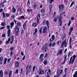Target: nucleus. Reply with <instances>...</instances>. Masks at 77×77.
I'll return each mask as SVG.
<instances>
[{"mask_svg":"<svg viewBox=\"0 0 77 77\" xmlns=\"http://www.w3.org/2000/svg\"><path fill=\"white\" fill-rule=\"evenodd\" d=\"M55 38V36H54V35H52L51 37V38L52 40H54V39Z\"/></svg>","mask_w":77,"mask_h":77,"instance_id":"29","label":"nucleus"},{"mask_svg":"<svg viewBox=\"0 0 77 77\" xmlns=\"http://www.w3.org/2000/svg\"><path fill=\"white\" fill-rule=\"evenodd\" d=\"M40 62H42L43 61V60H44V58H41L40 59Z\"/></svg>","mask_w":77,"mask_h":77,"instance_id":"51","label":"nucleus"},{"mask_svg":"<svg viewBox=\"0 0 77 77\" xmlns=\"http://www.w3.org/2000/svg\"><path fill=\"white\" fill-rule=\"evenodd\" d=\"M55 45H56V42H54L53 43H50V44L49 45V47H51V46L53 47H54V46H55Z\"/></svg>","mask_w":77,"mask_h":77,"instance_id":"6","label":"nucleus"},{"mask_svg":"<svg viewBox=\"0 0 77 77\" xmlns=\"http://www.w3.org/2000/svg\"><path fill=\"white\" fill-rule=\"evenodd\" d=\"M7 28L8 29V36L9 37V36H10V35H11V29H10V26H7Z\"/></svg>","mask_w":77,"mask_h":77,"instance_id":"2","label":"nucleus"},{"mask_svg":"<svg viewBox=\"0 0 77 77\" xmlns=\"http://www.w3.org/2000/svg\"><path fill=\"white\" fill-rule=\"evenodd\" d=\"M47 59H45L44 61L43 62V63L45 65H47Z\"/></svg>","mask_w":77,"mask_h":77,"instance_id":"26","label":"nucleus"},{"mask_svg":"<svg viewBox=\"0 0 77 77\" xmlns=\"http://www.w3.org/2000/svg\"><path fill=\"white\" fill-rule=\"evenodd\" d=\"M49 41L50 43H51V42H52V40L51 38H49Z\"/></svg>","mask_w":77,"mask_h":77,"instance_id":"62","label":"nucleus"},{"mask_svg":"<svg viewBox=\"0 0 77 77\" xmlns=\"http://www.w3.org/2000/svg\"><path fill=\"white\" fill-rule=\"evenodd\" d=\"M18 72V69H17L16 70L15 72V74H17Z\"/></svg>","mask_w":77,"mask_h":77,"instance_id":"45","label":"nucleus"},{"mask_svg":"<svg viewBox=\"0 0 77 77\" xmlns=\"http://www.w3.org/2000/svg\"><path fill=\"white\" fill-rule=\"evenodd\" d=\"M43 49H44V46H42L41 49L42 50H43Z\"/></svg>","mask_w":77,"mask_h":77,"instance_id":"64","label":"nucleus"},{"mask_svg":"<svg viewBox=\"0 0 77 77\" xmlns=\"http://www.w3.org/2000/svg\"><path fill=\"white\" fill-rule=\"evenodd\" d=\"M27 5L28 6H30V1L29 0H28L27 2Z\"/></svg>","mask_w":77,"mask_h":77,"instance_id":"32","label":"nucleus"},{"mask_svg":"<svg viewBox=\"0 0 77 77\" xmlns=\"http://www.w3.org/2000/svg\"><path fill=\"white\" fill-rule=\"evenodd\" d=\"M71 20H74V17H72L71 18Z\"/></svg>","mask_w":77,"mask_h":77,"instance_id":"63","label":"nucleus"},{"mask_svg":"<svg viewBox=\"0 0 77 77\" xmlns=\"http://www.w3.org/2000/svg\"><path fill=\"white\" fill-rule=\"evenodd\" d=\"M16 33H18V32H19V27L17 26L16 27Z\"/></svg>","mask_w":77,"mask_h":77,"instance_id":"10","label":"nucleus"},{"mask_svg":"<svg viewBox=\"0 0 77 77\" xmlns=\"http://www.w3.org/2000/svg\"><path fill=\"white\" fill-rule=\"evenodd\" d=\"M69 47L70 49H71L72 46H71V37L70 38V40H69Z\"/></svg>","mask_w":77,"mask_h":77,"instance_id":"11","label":"nucleus"},{"mask_svg":"<svg viewBox=\"0 0 77 77\" xmlns=\"http://www.w3.org/2000/svg\"><path fill=\"white\" fill-rule=\"evenodd\" d=\"M63 72V70L61 69L60 70H59L58 72H57V74H58V75H56V77H58L60 74H61V73H62Z\"/></svg>","mask_w":77,"mask_h":77,"instance_id":"4","label":"nucleus"},{"mask_svg":"<svg viewBox=\"0 0 77 77\" xmlns=\"http://www.w3.org/2000/svg\"><path fill=\"white\" fill-rule=\"evenodd\" d=\"M59 8L60 10L59 11V12H60V11H63L64 8V5L63 4H61V5H59Z\"/></svg>","mask_w":77,"mask_h":77,"instance_id":"1","label":"nucleus"},{"mask_svg":"<svg viewBox=\"0 0 77 77\" xmlns=\"http://www.w3.org/2000/svg\"><path fill=\"white\" fill-rule=\"evenodd\" d=\"M61 18H62V16H60L58 17L59 21H62Z\"/></svg>","mask_w":77,"mask_h":77,"instance_id":"36","label":"nucleus"},{"mask_svg":"<svg viewBox=\"0 0 77 77\" xmlns=\"http://www.w3.org/2000/svg\"><path fill=\"white\" fill-rule=\"evenodd\" d=\"M48 57V54L47 53H46L45 54V57Z\"/></svg>","mask_w":77,"mask_h":77,"instance_id":"46","label":"nucleus"},{"mask_svg":"<svg viewBox=\"0 0 77 77\" xmlns=\"http://www.w3.org/2000/svg\"><path fill=\"white\" fill-rule=\"evenodd\" d=\"M47 50H48V48H45V53H46V52Z\"/></svg>","mask_w":77,"mask_h":77,"instance_id":"61","label":"nucleus"},{"mask_svg":"<svg viewBox=\"0 0 77 77\" xmlns=\"http://www.w3.org/2000/svg\"><path fill=\"white\" fill-rule=\"evenodd\" d=\"M26 75H27L28 74V71H29V65H27L26 68Z\"/></svg>","mask_w":77,"mask_h":77,"instance_id":"8","label":"nucleus"},{"mask_svg":"<svg viewBox=\"0 0 77 77\" xmlns=\"http://www.w3.org/2000/svg\"><path fill=\"white\" fill-rule=\"evenodd\" d=\"M13 9L12 10V12L13 13H15L16 11V9L15 8H14V7L13 8Z\"/></svg>","mask_w":77,"mask_h":77,"instance_id":"24","label":"nucleus"},{"mask_svg":"<svg viewBox=\"0 0 77 77\" xmlns=\"http://www.w3.org/2000/svg\"><path fill=\"white\" fill-rule=\"evenodd\" d=\"M2 14L3 15V18H5V16H6V14L4 12H3Z\"/></svg>","mask_w":77,"mask_h":77,"instance_id":"31","label":"nucleus"},{"mask_svg":"<svg viewBox=\"0 0 77 77\" xmlns=\"http://www.w3.org/2000/svg\"><path fill=\"white\" fill-rule=\"evenodd\" d=\"M66 62V60H64V61L62 63V65H64L65 63Z\"/></svg>","mask_w":77,"mask_h":77,"instance_id":"40","label":"nucleus"},{"mask_svg":"<svg viewBox=\"0 0 77 77\" xmlns=\"http://www.w3.org/2000/svg\"><path fill=\"white\" fill-rule=\"evenodd\" d=\"M17 25L18 26H20L21 25V23H20V22H18L17 23Z\"/></svg>","mask_w":77,"mask_h":77,"instance_id":"50","label":"nucleus"},{"mask_svg":"<svg viewBox=\"0 0 77 77\" xmlns=\"http://www.w3.org/2000/svg\"><path fill=\"white\" fill-rule=\"evenodd\" d=\"M11 58H10V59H8V63H9V62H10V60H11Z\"/></svg>","mask_w":77,"mask_h":77,"instance_id":"49","label":"nucleus"},{"mask_svg":"<svg viewBox=\"0 0 77 77\" xmlns=\"http://www.w3.org/2000/svg\"><path fill=\"white\" fill-rule=\"evenodd\" d=\"M37 5L36 3H35L33 5V8H34V9H35V8L37 7Z\"/></svg>","mask_w":77,"mask_h":77,"instance_id":"20","label":"nucleus"},{"mask_svg":"<svg viewBox=\"0 0 77 77\" xmlns=\"http://www.w3.org/2000/svg\"><path fill=\"white\" fill-rule=\"evenodd\" d=\"M6 61H7V58H5V60H4V64H6Z\"/></svg>","mask_w":77,"mask_h":77,"instance_id":"37","label":"nucleus"},{"mask_svg":"<svg viewBox=\"0 0 77 77\" xmlns=\"http://www.w3.org/2000/svg\"><path fill=\"white\" fill-rule=\"evenodd\" d=\"M74 2H72L71 3V5L70 6L69 8H71V6H72V5H73V4H74Z\"/></svg>","mask_w":77,"mask_h":77,"instance_id":"48","label":"nucleus"},{"mask_svg":"<svg viewBox=\"0 0 77 77\" xmlns=\"http://www.w3.org/2000/svg\"><path fill=\"white\" fill-rule=\"evenodd\" d=\"M41 12H42V13H44L45 12V10L44 9H42L40 11Z\"/></svg>","mask_w":77,"mask_h":77,"instance_id":"28","label":"nucleus"},{"mask_svg":"<svg viewBox=\"0 0 77 77\" xmlns=\"http://www.w3.org/2000/svg\"><path fill=\"white\" fill-rule=\"evenodd\" d=\"M43 32L45 34V33H47V28L46 27H45L43 29Z\"/></svg>","mask_w":77,"mask_h":77,"instance_id":"7","label":"nucleus"},{"mask_svg":"<svg viewBox=\"0 0 77 77\" xmlns=\"http://www.w3.org/2000/svg\"><path fill=\"white\" fill-rule=\"evenodd\" d=\"M24 33V29H22L21 31V35L23 34Z\"/></svg>","mask_w":77,"mask_h":77,"instance_id":"39","label":"nucleus"},{"mask_svg":"<svg viewBox=\"0 0 77 77\" xmlns=\"http://www.w3.org/2000/svg\"><path fill=\"white\" fill-rule=\"evenodd\" d=\"M66 36V35H65V33H63L61 36V38L63 40L65 38Z\"/></svg>","mask_w":77,"mask_h":77,"instance_id":"13","label":"nucleus"},{"mask_svg":"<svg viewBox=\"0 0 77 77\" xmlns=\"http://www.w3.org/2000/svg\"><path fill=\"white\" fill-rule=\"evenodd\" d=\"M15 65L16 67H18L19 66V63L18 62H16L15 63Z\"/></svg>","mask_w":77,"mask_h":77,"instance_id":"18","label":"nucleus"},{"mask_svg":"<svg viewBox=\"0 0 77 77\" xmlns=\"http://www.w3.org/2000/svg\"><path fill=\"white\" fill-rule=\"evenodd\" d=\"M40 20V14H38L37 15V22L38 24H40V21L39 20Z\"/></svg>","mask_w":77,"mask_h":77,"instance_id":"5","label":"nucleus"},{"mask_svg":"<svg viewBox=\"0 0 77 77\" xmlns=\"http://www.w3.org/2000/svg\"><path fill=\"white\" fill-rule=\"evenodd\" d=\"M6 15L7 17H9V14L7 13L6 14Z\"/></svg>","mask_w":77,"mask_h":77,"instance_id":"60","label":"nucleus"},{"mask_svg":"<svg viewBox=\"0 0 77 77\" xmlns=\"http://www.w3.org/2000/svg\"><path fill=\"white\" fill-rule=\"evenodd\" d=\"M12 71H9L8 72L9 77H11L12 76Z\"/></svg>","mask_w":77,"mask_h":77,"instance_id":"12","label":"nucleus"},{"mask_svg":"<svg viewBox=\"0 0 77 77\" xmlns=\"http://www.w3.org/2000/svg\"><path fill=\"white\" fill-rule=\"evenodd\" d=\"M67 69H68L67 68H66L65 69H64V71H65V73H66V71H67Z\"/></svg>","mask_w":77,"mask_h":77,"instance_id":"47","label":"nucleus"},{"mask_svg":"<svg viewBox=\"0 0 77 77\" xmlns=\"http://www.w3.org/2000/svg\"><path fill=\"white\" fill-rule=\"evenodd\" d=\"M20 17L21 18H22L23 19H24V16H20Z\"/></svg>","mask_w":77,"mask_h":77,"instance_id":"57","label":"nucleus"},{"mask_svg":"<svg viewBox=\"0 0 77 77\" xmlns=\"http://www.w3.org/2000/svg\"><path fill=\"white\" fill-rule=\"evenodd\" d=\"M45 15H46L44 13L42 14V16H43V17H44V16H45Z\"/></svg>","mask_w":77,"mask_h":77,"instance_id":"52","label":"nucleus"},{"mask_svg":"<svg viewBox=\"0 0 77 77\" xmlns=\"http://www.w3.org/2000/svg\"><path fill=\"white\" fill-rule=\"evenodd\" d=\"M14 47H11L10 48V50H11V51H12L14 50Z\"/></svg>","mask_w":77,"mask_h":77,"instance_id":"38","label":"nucleus"},{"mask_svg":"<svg viewBox=\"0 0 77 77\" xmlns=\"http://www.w3.org/2000/svg\"><path fill=\"white\" fill-rule=\"evenodd\" d=\"M48 2L50 3L51 4L53 2H54V0H47Z\"/></svg>","mask_w":77,"mask_h":77,"instance_id":"25","label":"nucleus"},{"mask_svg":"<svg viewBox=\"0 0 77 77\" xmlns=\"http://www.w3.org/2000/svg\"><path fill=\"white\" fill-rule=\"evenodd\" d=\"M6 36V35H5V34H2V37H5V36Z\"/></svg>","mask_w":77,"mask_h":77,"instance_id":"56","label":"nucleus"},{"mask_svg":"<svg viewBox=\"0 0 77 77\" xmlns=\"http://www.w3.org/2000/svg\"><path fill=\"white\" fill-rule=\"evenodd\" d=\"M13 41H14V36H12L10 41V44H12L13 43Z\"/></svg>","mask_w":77,"mask_h":77,"instance_id":"14","label":"nucleus"},{"mask_svg":"<svg viewBox=\"0 0 77 77\" xmlns=\"http://www.w3.org/2000/svg\"><path fill=\"white\" fill-rule=\"evenodd\" d=\"M3 56H2L1 57H0V61H2L3 60Z\"/></svg>","mask_w":77,"mask_h":77,"instance_id":"43","label":"nucleus"},{"mask_svg":"<svg viewBox=\"0 0 77 77\" xmlns=\"http://www.w3.org/2000/svg\"><path fill=\"white\" fill-rule=\"evenodd\" d=\"M46 23L48 27H49V21H48V20H47L46 22Z\"/></svg>","mask_w":77,"mask_h":77,"instance_id":"21","label":"nucleus"},{"mask_svg":"<svg viewBox=\"0 0 77 77\" xmlns=\"http://www.w3.org/2000/svg\"><path fill=\"white\" fill-rule=\"evenodd\" d=\"M64 45V44L63 43V42H62L61 43V44L60 46V47L61 48H62V47H63V45Z\"/></svg>","mask_w":77,"mask_h":77,"instance_id":"35","label":"nucleus"},{"mask_svg":"<svg viewBox=\"0 0 77 77\" xmlns=\"http://www.w3.org/2000/svg\"><path fill=\"white\" fill-rule=\"evenodd\" d=\"M75 57H76L75 56V55H74L73 56V59H72V60H75Z\"/></svg>","mask_w":77,"mask_h":77,"instance_id":"44","label":"nucleus"},{"mask_svg":"<svg viewBox=\"0 0 77 77\" xmlns=\"http://www.w3.org/2000/svg\"><path fill=\"white\" fill-rule=\"evenodd\" d=\"M36 68V66H34L33 67V72H34L35 71V68Z\"/></svg>","mask_w":77,"mask_h":77,"instance_id":"42","label":"nucleus"},{"mask_svg":"<svg viewBox=\"0 0 77 77\" xmlns=\"http://www.w3.org/2000/svg\"><path fill=\"white\" fill-rule=\"evenodd\" d=\"M3 70H2L0 71V76L1 77H3Z\"/></svg>","mask_w":77,"mask_h":77,"instance_id":"17","label":"nucleus"},{"mask_svg":"<svg viewBox=\"0 0 77 77\" xmlns=\"http://www.w3.org/2000/svg\"><path fill=\"white\" fill-rule=\"evenodd\" d=\"M11 17V18H13L14 20L15 19V18H14L15 17L14 15H12Z\"/></svg>","mask_w":77,"mask_h":77,"instance_id":"55","label":"nucleus"},{"mask_svg":"<svg viewBox=\"0 0 77 77\" xmlns=\"http://www.w3.org/2000/svg\"><path fill=\"white\" fill-rule=\"evenodd\" d=\"M63 51V49H61L59 52L60 55H61L62 54V51Z\"/></svg>","mask_w":77,"mask_h":77,"instance_id":"34","label":"nucleus"},{"mask_svg":"<svg viewBox=\"0 0 77 77\" xmlns=\"http://www.w3.org/2000/svg\"><path fill=\"white\" fill-rule=\"evenodd\" d=\"M58 17H59V15H57V17H56L55 18L53 19V21H54V22H56V21H57Z\"/></svg>","mask_w":77,"mask_h":77,"instance_id":"16","label":"nucleus"},{"mask_svg":"<svg viewBox=\"0 0 77 77\" xmlns=\"http://www.w3.org/2000/svg\"><path fill=\"white\" fill-rule=\"evenodd\" d=\"M73 30V28H71L69 30V35H71V32Z\"/></svg>","mask_w":77,"mask_h":77,"instance_id":"15","label":"nucleus"},{"mask_svg":"<svg viewBox=\"0 0 77 77\" xmlns=\"http://www.w3.org/2000/svg\"><path fill=\"white\" fill-rule=\"evenodd\" d=\"M38 71H39V75H43V74H44V70H42L41 68H39L38 69Z\"/></svg>","mask_w":77,"mask_h":77,"instance_id":"3","label":"nucleus"},{"mask_svg":"<svg viewBox=\"0 0 77 77\" xmlns=\"http://www.w3.org/2000/svg\"><path fill=\"white\" fill-rule=\"evenodd\" d=\"M26 24H27L26 23H25L23 25V28L24 30H26Z\"/></svg>","mask_w":77,"mask_h":77,"instance_id":"23","label":"nucleus"},{"mask_svg":"<svg viewBox=\"0 0 77 77\" xmlns=\"http://www.w3.org/2000/svg\"><path fill=\"white\" fill-rule=\"evenodd\" d=\"M29 71L30 72V70H31V65H30L29 66Z\"/></svg>","mask_w":77,"mask_h":77,"instance_id":"41","label":"nucleus"},{"mask_svg":"<svg viewBox=\"0 0 77 77\" xmlns=\"http://www.w3.org/2000/svg\"><path fill=\"white\" fill-rule=\"evenodd\" d=\"M59 23H60V26H62V20L59 21Z\"/></svg>","mask_w":77,"mask_h":77,"instance_id":"30","label":"nucleus"},{"mask_svg":"<svg viewBox=\"0 0 77 77\" xmlns=\"http://www.w3.org/2000/svg\"><path fill=\"white\" fill-rule=\"evenodd\" d=\"M66 73H65V74L63 76V77H66Z\"/></svg>","mask_w":77,"mask_h":77,"instance_id":"53","label":"nucleus"},{"mask_svg":"<svg viewBox=\"0 0 77 77\" xmlns=\"http://www.w3.org/2000/svg\"><path fill=\"white\" fill-rule=\"evenodd\" d=\"M35 32H36V33H37V32H38V29H37L36 28L35 29Z\"/></svg>","mask_w":77,"mask_h":77,"instance_id":"58","label":"nucleus"},{"mask_svg":"<svg viewBox=\"0 0 77 77\" xmlns=\"http://www.w3.org/2000/svg\"><path fill=\"white\" fill-rule=\"evenodd\" d=\"M44 54H42L39 57V59H41V58H42V57H44Z\"/></svg>","mask_w":77,"mask_h":77,"instance_id":"33","label":"nucleus"},{"mask_svg":"<svg viewBox=\"0 0 77 77\" xmlns=\"http://www.w3.org/2000/svg\"><path fill=\"white\" fill-rule=\"evenodd\" d=\"M42 27H41L39 30V34H42Z\"/></svg>","mask_w":77,"mask_h":77,"instance_id":"22","label":"nucleus"},{"mask_svg":"<svg viewBox=\"0 0 77 77\" xmlns=\"http://www.w3.org/2000/svg\"><path fill=\"white\" fill-rule=\"evenodd\" d=\"M64 43V45L65 47H66V46H67V44L66 43V42L64 41L63 43Z\"/></svg>","mask_w":77,"mask_h":77,"instance_id":"27","label":"nucleus"},{"mask_svg":"<svg viewBox=\"0 0 77 77\" xmlns=\"http://www.w3.org/2000/svg\"><path fill=\"white\" fill-rule=\"evenodd\" d=\"M11 40V37H10L8 38V40L7 41H6L5 42V44L6 45H8V44L9 43V42H10V41Z\"/></svg>","mask_w":77,"mask_h":77,"instance_id":"9","label":"nucleus"},{"mask_svg":"<svg viewBox=\"0 0 77 77\" xmlns=\"http://www.w3.org/2000/svg\"><path fill=\"white\" fill-rule=\"evenodd\" d=\"M25 57H26V55H24V56H23V58H22V60H24V59H25Z\"/></svg>","mask_w":77,"mask_h":77,"instance_id":"54","label":"nucleus"},{"mask_svg":"<svg viewBox=\"0 0 77 77\" xmlns=\"http://www.w3.org/2000/svg\"><path fill=\"white\" fill-rule=\"evenodd\" d=\"M21 55L24 56V53L23 52V51H21Z\"/></svg>","mask_w":77,"mask_h":77,"instance_id":"59","label":"nucleus"},{"mask_svg":"<svg viewBox=\"0 0 77 77\" xmlns=\"http://www.w3.org/2000/svg\"><path fill=\"white\" fill-rule=\"evenodd\" d=\"M32 26L33 27H36L37 26V23H33L32 24Z\"/></svg>","mask_w":77,"mask_h":77,"instance_id":"19","label":"nucleus"}]
</instances>
